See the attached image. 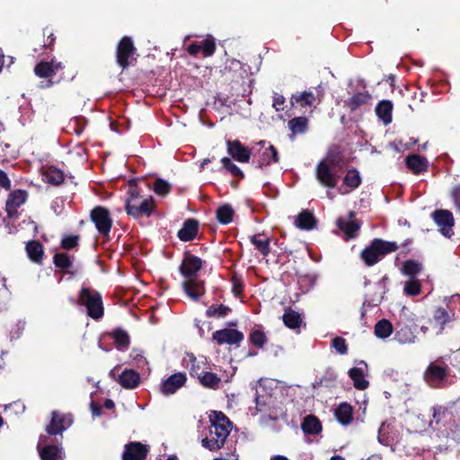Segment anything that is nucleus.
<instances>
[{"label":"nucleus","instance_id":"1","mask_svg":"<svg viewBox=\"0 0 460 460\" xmlns=\"http://www.w3.org/2000/svg\"><path fill=\"white\" fill-rule=\"evenodd\" d=\"M211 425L208 434L201 441L202 446L210 450L217 451L223 447L232 429V423L222 412L214 411L210 416Z\"/></svg>","mask_w":460,"mask_h":460},{"label":"nucleus","instance_id":"2","mask_svg":"<svg viewBox=\"0 0 460 460\" xmlns=\"http://www.w3.org/2000/svg\"><path fill=\"white\" fill-rule=\"evenodd\" d=\"M398 245L395 242H388L382 239H374L370 245L361 252V259L367 266H374L386 254L395 252Z\"/></svg>","mask_w":460,"mask_h":460},{"label":"nucleus","instance_id":"3","mask_svg":"<svg viewBox=\"0 0 460 460\" xmlns=\"http://www.w3.org/2000/svg\"><path fill=\"white\" fill-rule=\"evenodd\" d=\"M128 199L126 201V211L128 215L139 217L142 216H150L154 208L153 198L142 199L136 187L130 186L128 190Z\"/></svg>","mask_w":460,"mask_h":460},{"label":"nucleus","instance_id":"4","mask_svg":"<svg viewBox=\"0 0 460 460\" xmlns=\"http://www.w3.org/2000/svg\"><path fill=\"white\" fill-rule=\"evenodd\" d=\"M315 176L319 183L326 188H334L340 179L335 158L327 156L316 166Z\"/></svg>","mask_w":460,"mask_h":460},{"label":"nucleus","instance_id":"5","mask_svg":"<svg viewBox=\"0 0 460 460\" xmlns=\"http://www.w3.org/2000/svg\"><path fill=\"white\" fill-rule=\"evenodd\" d=\"M79 303L87 309L88 315L99 319L103 314V306L101 295L89 288H82L79 293Z\"/></svg>","mask_w":460,"mask_h":460},{"label":"nucleus","instance_id":"6","mask_svg":"<svg viewBox=\"0 0 460 460\" xmlns=\"http://www.w3.org/2000/svg\"><path fill=\"white\" fill-rule=\"evenodd\" d=\"M91 219L94 223L98 233L104 238H109L112 226V219L110 211L101 206L91 211Z\"/></svg>","mask_w":460,"mask_h":460},{"label":"nucleus","instance_id":"7","mask_svg":"<svg viewBox=\"0 0 460 460\" xmlns=\"http://www.w3.org/2000/svg\"><path fill=\"white\" fill-rule=\"evenodd\" d=\"M433 221L438 226V231L443 236L451 238L454 235L455 219L451 211L447 209L433 211Z\"/></svg>","mask_w":460,"mask_h":460},{"label":"nucleus","instance_id":"8","mask_svg":"<svg viewBox=\"0 0 460 460\" xmlns=\"http://www.w3.org/2000/svg\"><path fill=\"white\" fill-rule=\"evenodd\" d=\"M202 268V260L197 256L188 254L184 257L180 271L184 280L198 279V272Z\"/></svg>","mask_w":460,"mask_h":460},{"label":"nucleus","instance_id":"9","mask_svg":"<svg viewBox=\"0 0 460 460\" xmlns=\"http://www.w3.org/2000/svg\"><path fill=\"white\" fill-rule=\"evenodd\" d=\"M136 48L129 37H123L117 47V63L122 68L129 65V58L135 54Z\"/></svg>","mask_w":460,"mask_h":460},{"label":"nucleus","instance_id":"10","mask_svg":"<svg viewBox=\"0 0 460 460\" xmlns=\"http://www.w3.org/2000/svg\"><path fill=\"white\" fill-rule=\"evenodd\" d=\"M182 364L193 377H199L206 369H208L205 358H197L192 353H187L183 358Z\"/></svg>","mask_w":460,"mask_h":460},{"label":"nucleus","instance_id":"11","mask_svg":"<svg viewBox=\"0 0 460 460\" xmlns=\"http://www.w3.org/2000/svg\"><path fill=\"white\" fill-rule=\"evenodd\" d=\"M337 226L346 240L355 238L360 228L359 223L355 219L354 212H349L348 217H340L337 220Z\"/></svg>","mask_w":460,"mask_h":460},{"label":"nucleus","instance_id":"12","mask_svg":"<svg viewBox=\"0 0 460 460\" xmlns=\"http://www.w3.org/2000/svg\"><path fill=\"white\" fill-rule=\"evenodd\" d=\"M27 192L22 190H16L8 196L5 204V211L8 217L16 218L18 217V208L26 201Z\"/></svg>","mask_w":460,"mask_h":460},{"label":"nucleus","instance_id":"13","mask_svg":"<svg viewBox=\"0 0 460 460\" xmlns=\"http://www.w3.org/2000/svg\"><path fill=\"white\" fill-rule=\"evenodd\" d=\"M455 313L443 307H438L433 312V330L436 334L442 333L443 330L454 320Z\"/></svg>","mask_w":460,"mask_h":460},{"label":"nucleus","instance_id":"14","mask_svg":"<svg viewBox=\"0 0 460 460\" xmlns=\"http://www.w3.org/2000/svg\"><path fill=\"white\" fill-rule=\"evenodd\" d=\"M227 153L237 162L247 163L252 155V151L244 146L239 140L226 141Z\"/></svg>","mask_w":460,"mask_h":460},{"label":"nucleus","instance_id":"15","mask_svg":"<svg viewBox=\"0 0 460 460\" xmlns=\"http://www.w3.org/2000/svg\"><path fill=\"white\" fill-rule=\"evenodd\" d=\"M148 447L140 442H130L125 445L122 460H145Z\"/></svg>","mask_w":460,"mask_h":460},{"label":"nucleus","instance_id":"16","mask_svg":"<svg viewBox=\"0 0 460 460\" xmlns=\"http://www.w3.org/2000/svg\"><path fill=\"white\" fill-rule=\"evenodd\" d=\"M73 422L71 415H59L58 412H52L50 424L47 427V432L50 435L61 434Z\"/></svg>","mask_w":460,"mask_h":460},{"label":"nucleus","instance_id":"17","mask_svg":"<svg viewBox=\"0 0 460 460\" xmlns=\"http://www.w3.org/2000/svg\"><path fill=\"white\" fill-rule=\"evenodd\" d=\"M243 339V334L234 329H223L216 331L213 333V340L219 345L222 344H238Z\"/></svg>","mask_w":460,"mask_h":460},{"label":"nucleus","instance_id":"18","mask_svg":"<svg viewBox=\"0 0 460 460\" xmlns=\"http://www.w3.org/2000/svg\"><path fill=\"white\" fill-rule=\"evenodd\" d=\"M182 288L192 300L198 301L205 294L204 281L198 279L183 280Z\"/></svg>","mask_w":460,"mask_h":460},{"label":"nucleus","instance_id":"19","mask_svg":"<svg viewBox=\"0 0 460 460\" xmlns=\"http://www.w3.org/2000/svg\"><path fill=\"white\" fill-rule=\"evenodd\" d=\"M186 380L185 374L180 372L173 374L162 383L161 392L165 395L172 394L185 385Z\"/></svg>","mask_w":460,"mask_h":460},{"label":"nucleus","instance_id":"20","mask_svg":"<svg viewBox=\"0 0 460 460\" xmlns=\"http://www.w3.org/2000/svg\"><path fill=\"white\" fill-rule=\"evenodd\" d=\"M258 145L261 146L259 150L258 167L262 168L279 161L278 151L273 146L266 147V142L263 140L260 141Z\"/></svg>","mask_w":460,"mask_h":460},{"label":"nucleus","instance_id":"21","mask_svg":"<svg viewBox=\"0 0 460 460\" xmlns=\"http://www.w3.org/2000/svg\"><path fill=\"white\" fill-rule=\"evenodd\" d=\"M378 441L384 446H390L393 451H395L394 444L397 442V435L393 427L388 422H383L378 429Z\"/></svg>","mask_w":460,"mask_h":460},{"label":"nucleus","instance_id":"22","mask_svg":"<svg viewBox=\"0 0 460 460\" xmlns=\"http://www.w3.org/2000/svg\"><path fill=\"white\" fill-rule=\"evenodd\" d=\"M117 381L121 386L127 389H134L140 383L139 374L132 369H125L121 375L119 376Z\"/></svg>","mask_w":460,"mask_h":460},{"label":"nucleus","instance_id":"23","mask_svg":"<svg viewBox=\"0 0 460 460\" xmlns=\"http://www.w3.org/2000/svg\"><path fill=\"white\" fill-rule=\"evenodd\" d=\"M45 436H40L38 447L44 442ZM41 460H57L63 458L62 448L57 446H46L39 448Z\"/></svg>","mask_w":460,"mask_h":460},{"label":"nucleus","instance_id":"24","mask_svg":"<svg viewBox=\"0 0 460 460\" xmlns=\"http://www.w3.org/2000/svg\"><path fill=\"white\" fill-rule=\"evenodd\" d=\"M198 222L195 219H188L184 222L183 226L178 232V237L181 241H191L198 234Z\"/></svg>","mask_w":460,"mask_h":460},{"label":"nucleus","instance_id":"25","mask_svg":"<svg viewBox=\"0 0 460 460\" xmlns=\"http://www.w3.org/2000/svg\"><path fill=\"white\" fill-rule=\"evenodd\" d=\"M349 376L352 379L355 388L358 390H365L367 388L369 383L365 378L366 371L361 367H356L349 371Z\"/></svg>","mask_w":460,"mask_h":460},{"label":"nucleus","instance_id":"26","mask_svg":"<svg viewBox=\"0 0 460 460\" xmlns=\"http://www.w3.org/2000/svg\"><path fill=\"white\" fill-rule=\"evenodd\" d=\"M393 103L390 101H381L376 107V113L385 125L392 122Z\"/></svg>","mask_w":460,"mask_h":460},{"label":"nucleus","instance_id":"27","mask_svg":"<svg viewBox=\"0 0 460 460\" xmlns=\"http://www.w3.org/2000/svg\"><path fill=\"white\" fill-rule=\"evenodd\" d=\"M301 428L305 434L309 435H316L322 431V424L314 415L305 417Z\"/></svg>","mask_w":460,"mask_h":460},{"label":"nucleus","instance_id":"28","mask_svg":"<svg viewBox=\"0 0 460 460\" xmlns=\"http://www.w3.org/2000/svg\"><path fill=\"white\" fill-rule=\"evenodd\" d=\"M282 319L285 325L289 329H299L303 324L302 315L291 308H288L285 311Z\"/></svg>","mask_w":460,"mask_h":460},{"label":"nucleus","instance_id":"29","mask_svg":"<svg viewBox=\"0 0 460 460\" xmlns=\"http://www.w3.org/2000/svg\"><path fill=\"white\" fill-rule=\"evenodd\" d=\"M406 164L414 173H420L427 170L428 161L419 155H411L406 158Z\"/></svg>","mask_w":460,"mask_h":460},{"label":"nucleus","instance_id":"30","mask_svg":"<svg viewBox=\"0 0 460 460\" xmlns=\"http://www.w3.org/2000/svg\"><path fill=\"white\" fill-rule=\"evenodd\" d=\"M250 241L262 255L267 256L270 252V238L263 234L250 236Z\"/></svg>","mask_w":460,"mask_h":460},{"label":"nucleus","instance_id":"31","mask_svg":"<svg viewBox=\"0 0 460 460\" xmlns=\"http://www.w3.org/2000/svg\"><path fill=\"white\" fill-rule=\"evenodd\" d=\"M335 416L340 423L348 425L352 421V407L343 402L335 411Z\"/></svg>","mask_w":460,"mask_h":460},{"label":"nucleus","instance_id":"32","mask_svg":"<svg viewBox=\"0 0 460 460\" xmlns=\"http://www.w3.org/2000/svg\"><path fill=\"white\" fill-rule=\"evenodd\" d=\"M423 267L422 264L414 261V260H408L403 262L402 267V273L407 277L411 279H417V275L420 274L422 270Z\"/></svg>","mask_w":460,"mask_h":460},{"label":"nucleus","instance_id":"33","mask_svg":"<svg viewBox=\"0 0 460 460\" xmlns=\"http://www.w3.org/2000/svg\"><path fill=\"white\" fill-rule=\"evenodd\" d=\"M199 383L208 388L217 389L220 384V377H218L216 374L210 372L208 369H206L199 377Z\"/></svg>","mask_w":460,"mask_h":460},{"label":"nucleus","instance_id":"34","mask_svg":"<svg viewBox=\"0 0 460 460\" xmlns=\"http://www.w3.org/2000/svg\"><path fill=\"white\" fill-rule=\"evenodd\" d=\"M308 128V119L305 117H296L288 121V128L292 135L304 134Z\"/></svg>","mask_w":460,"mask_h":460},{"label":"nucleus","instance_id":"35","mask_svg":"<svg viewBox=\"0 0 460 460\" xmlns=\"http://www.w3.org/2000/svg\"><path fill=\"white\" fill-rule=\"evenodd\" d=\"M110 335L114 341L118 349H128L129 345V336L125 331L117 329L114 332H112Z\"/></svg>","mask_w":460,"mask_h":460},{"label":"nucleus","instance_id":"36","mask_svg":"<svg viewBox=\"0 0 460 460\" xmlns=\"http://www.w3.org/2000/svg\"><path fill=\"white\" fill-rule=\"evenodd\" d=\"M296 225L300 229L310 230L315 225V219L312 213L308 211L301 212L296 221Z\"/></svg>","mask_w":460,"mask_h":460},{"label":"nucleus","instance_id":"37","mask_svg":"<svg viewBox=\"0 0 460 460\" xmlns=\"http://www.w3.org/2000/svg\"><path fill=\"white\" fill-rule=\"evenodd\" d=\"M26 252L31 261L35 262L41 261L43 256V247L39 242H29L26 245Z\"/></svg>","mask_w":460,"mask_h":460},{"label":"nucleus","instance_id":"38","mask_svg":"<svg viewBox=\"0 0 460 460\" xmlns=\"http://www.w3.org/2000/svg\"><path fill=\"white\" fill-rule=\"evenodd\" d=\"M393 332V325L392 323L386 320L382 319L376 323L375 326V334L381 339H385L389 337Z\"/></svg>","mask_w":460,"mask_h":460},{"label":"nucleus","instance_id":"39","mask_svg":"<svg viewBox=\"0 0 460 460\" xmlns=\"http://www.w3.org/2000/svg\"><path fill=\"white\" fill-rule=\"evenodd\" d=\"M367 93H358L345 101V105L350 110L355 111L362 104L366 103L369 99Z\"/></svg>","mask_w":460,"mask_h":460},{"label":"nucleus","instance_id":"40","mask_svg":"<svg viewBox=\"0 0 460 460\" xmlns=\"http://www.w3.org/2000/svg\"><path fill=\"white\" fill-rule=\"evenodd\" d=\"M403 293L408 296H415L421 293V282L418 279H411L404 282Z\"/></svg>","mask_w":460,"mask_h":460},{"label":"nucleus","instance_id":"41","mask_svg":"<svg viewBox=\"0 0 460 460\" xmlns=\"http://www.w3.org/2000/svg\"><path fill=\"white\" fill-rule=\"evenodd\" d=\"M234 217V209L230 205L220 206L217 210V220L224 225H227L232 222Z\"/></svg>","mask_w":460,"mask_h":460},{"label":"nucleus","instance_id":"42","mask_svg":"<svg viewBox=\"0 0 460 460\" xmlns=\"http://www.w3.org/2000/svg\"><path fill=\"white\" fill-rule=\"evenodd\" d=\"M343 181L344 184L351 190L358 188L361 183L359 172L355 169L349 170Z\"/></svg>","mask_w":460,"mask_h":460},{"label":"nucleus","instance_id":"43","mask_svg":"<svg viewBox=\"0 0 460 460\" xmlns=\"http://www.w3.org/2000/svg\"><path fill=\"white\" fill-rule=\"evenodd\" d=\"M292 102L299 103L302 107L311 106L315 101L314 94L311 92H304L299 94L293 95Z\"/></svg>","mask_w":460,"mask_h":460},{"label":"nucleus","instance_id":"44","mask_svg":"<svg viewBox=\"0 0 460 460\" xmlns=\"http://www.w3.org/2000/svg\"><path fill=\"white\" fill-rule=\"evenodd\" d=\"M230 309L223 305H211L208 308L206 314L208 317L222 318L227 315Z\"/></svg>","mask_w":460,"mask_h":460},{"label":"nucleus","instance_id":"45","mask_svg":"<svg viewBox=\"0 0 460 460\" xmlns=\"http://www.w3.org/2000/svg\"><path fill=\"white\" fill-rule=\"evenodd\" d=\"M221 163H222L224 169H226L227 172H229L233 176L239 177V178L243 177V173L242 170L237 165H235L231 161L230 158L224 157L221 159Z\"/></svg>","mask_w":460,"mask_h":460},{"label":"nucleus","instance_id":"46","mask_svg":"<svg viewBox=\"0 0 460 460\" xmlns=\"http://www.w3.org/2000/svg\"><path fill=\"white\" fill-rule=\"evenodd\" d=\"M447 376L446 367L437 366L433 363V385L436 383L438 386H442Z\"/></svg>","mask_w":460,"mask_h":460},{"label":"nucleus","instance_id":"47","mask_svg":"<svg viewBox=\"0 0 460 460\" xmlns=\"http://www.w3.org/2000/svg\"><path fill=\"white\" fill-rule=\"evenodd\" d=\"M45 176L48 182L55 185L61 183L64 180L63 172L55 168H49Z\"/></svg>","mask_w":460,"mask_h":460},{"label":"nucleus","instance_id":"48","mask_svg":"<svg viewBox=\"0 0 460 460\" xmlns=\"http://www.w3.org/2000/svg\"><path fill=\"white\" fill-rule=\"evenodd\" d=\"M34 72L39 77H50L53 75V70L49 62H40L35 68Z\"/></svg>","mask_w":460,"mask_h":460},{"label":"nucleus","instance_id":"49","mask_svg":"<svg viewBox=\"0 0 460 460\" xmlns=\"http://www.w3.org/2000/svg\"><path fill=\"white\" fill-rule=\"evenodd\" d=\"M250 341L254 346L261 348L266 343L267 338L263 332L255 330L251 333Z\"/></svg>","mask_w":460,"mask_h":460},{"label":"nucleus","instance_id":"50","mask_svg":"<svg viewBox=\"0 0 460 460\" xmlns=\"http://www.w3.org/2000/svg\"><path fill=\"white\" fill-rule=\"evenodd\" d=\"M171 185L162 179L155 180L154 183V190L157 195L165 196L169 193Z\"/></svg>","mask_w":460,"mask_h":460},{"label":"nucleus","instance_id":"51","mask_svg":"<svg viewBox=\"0 0 460 460\" xmlns=\"http://www.w3.org/2000/svg\"><path fill=\"white\" fill-rule=\"evenodd\" d=\"M256 394H259L258 389L256 390ZM255 402L258 411L266 412L268 405L271 402V398L270 396L257 394Z\"/></svg>","mask_w":460,"mask_h":460},{"label":"nucleus","instance_id":"52","mask_svg":"<svg viewBox=\"0 0 460 460\" xmlns=\"http://www.w3.org/2000/svg\"><path fill=\"white\" fill-rule=\"evenodd\" d=\"M332 347L341 355H345L348 352V346L345 339L336 337L332 341Z\"/></svg>","mask_w":460,"mask_h":460},{"label":"nucleus","instance_id":"53","mask_svg":"<svg viewBox=\"0 0 460 460\" xmlns=\"http://www.w3.org/2000/svg\"><path fill=\"white\" fill-rule=\"evenodd\" d=\"M54 263L60 269H68L71 266L69 257L66 253H57L54 256Z\"/></svg>","mask_w":460,"mask_h":460},{"label":"nucleus","instance_id":"54","mask_svg":"<svg viewBox=\"0 0 460 460\" xmlns=\"http://www.w3.org/2000/svg\"><path fill=\"white\" fill-rule=\"evenodd\" d=\"M201 51L205 57L212 56L216 49L215 42L212 39H207L200 43Z\"/></svg>","mask_w":460,"mask_h":460},{"label":"nucleus","instance_id":"55","mask_svg":"<svg viewBox=\"0 0 460 460\" xmlns=\"http://www.w3.org/2000/svg\"><path fill=\"white\" fill-rule=\"evenodd\" d=\"M213 460H239V456L236 454L235 448L231 449L229 452L221 453L219 456Z\"/></svg>","mask_w":460,"mask_h":460},{"label":"nucleus","instance_id":"56","mask_svg":"<svg viewBox=\"0 0 460 460\" xmlns=\"http://www.w3.org/2000/svg\"><path fill=\"white\" fill-rule=\"evenodd\" d=\"M77 244L76 236H66L62 240V246L65 249H72Z\"/></svg>","mask_w":460,"mask_h":460},{"label":"nucleus","instance_id":"57","mask_svg":"<svg viewBox=\"0 0 460 460\" xmlns=\"http://www.w3.org/2000/svg\"><path fill=\"white\" fill-rule=\"evenodd\" d=\"M284 102L285 98L282 95L276 94L274 96L272 106L275 108L277 111H280L284 110Z\"/></svg>","mask_w":460,"mask_h":460},{"label":"nucleus","instance_id":"58","mask_svg":"<svg viewBox=\"0 0 460 460\" xmlns=\"http://www.w3.org/2000/svg\"><path fill=\"white\" fill-rule=\"evenodd\" d=\"M0 186L5 190H9L11 187V181L7 174L2 170H0Z\"/></svg>","mask_w":460,"mask_h":460},{"label":"nucleus","instance_id":"59","mask_svg":"<svg viewBox=\"0 0 460 460\" xmlns=\"http://www.w3.org/2000/svg\"><path fill=\"white\" fill-rule=\"evenodd\" d=\"M453 199L456 207L460 210V185L455 187V189L453 190Z\"/></svg>","mask_w":460,"mask_h":460},{"label":"nucleus","instance_id":"60","mask_svg":"<svg viewBox=\"0 0 460 460\" xmlns=\"http://www.w3.org/2000/svg\"><path fill=\"white\" fill-rule=\"evenodd\" d=\"M201 51V45L199 43H192L188 48L189 54L195 56Z\"/></svg>","mask_w":460,"mask_h":460},{"label":"nucleus","instance_id":"61","mask_svg":"<svg viewBox=\"0 0 460 460\" xmlns=\"http://www.w3.org/2000/svg\"><path fill=\"white\" fill-rule=\"evenodd\" d=\"M49 64H51V68L53 70V75L59 70L63 69V65L61 62H58V61H55V60H51L49 62Z\"/></svg>","mask_w":460,"mask_h":460},{"label":"nucleus","instance_id":"62","mask_svg":"<svg viewBox=\"0 0 460 460\" xmlns=\"http://www.w3.org/2000/svg\"><path fill=\"white\" fill-rule=\"evenodd\" d=\"M91 410H92V413L93 416H100L101 415V407L94 403V402H92L91 403Z\"/></svg>","mask_w":460,"mask_h":460},{"label":"nucleus","instance_id":"63","mask_svg":"<svg viewBox=\"0 0 460 460\" xmlns=\"http://www.w3.org/2000/svg\"><path fill=\"white\" fill-rule=\"evenodd\" d=\"M424 379L428 384H429L431 380V363L427 367L425 374H424Z\"/></svg>","mask_w":460,"mask_h":460},{"label":"nucleus","instance_id":"64","mask_svg":"<svg viewBox=\"0 0 460 460\" xmlns=\"http://www.w3.org/2000/svg\"><path fill=\"white\" fill-rule=\"evenodd\" d=\"M270 460H289L287 456L277 455L273 456Z\"/></svg>","mask_w":460,"mask_h":460}]
</instances>
